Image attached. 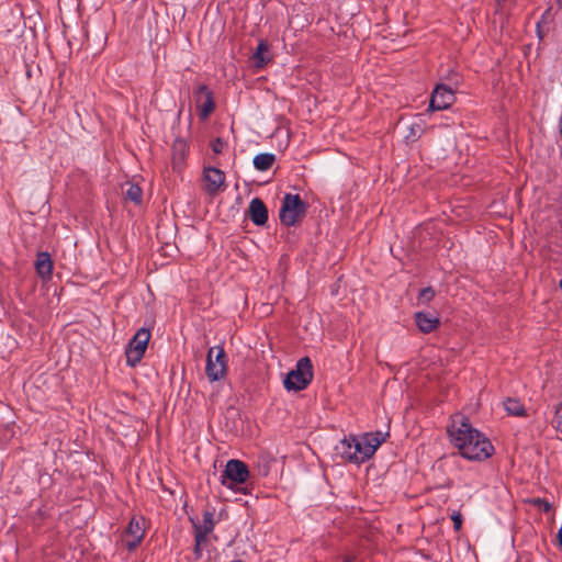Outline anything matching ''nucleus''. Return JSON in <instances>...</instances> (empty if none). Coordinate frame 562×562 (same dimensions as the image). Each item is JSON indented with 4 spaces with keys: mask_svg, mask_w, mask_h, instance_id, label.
<instances>
[{
    "mask_svg": "<svg viewBox=\"0 0 562 562\" xmlns=\"http://www.w3.org/2000/svg\"><path fill=\"white\" fill-rule=\"evenodd\" d=\"M448 434L453 446L468 460L482 461L494 453L490 439L473 428L469 418L463 415L452 418Z\"/></svg>",
    "mask_w": 562,
    "mask_h": 562,
    "instance_id": "1",
    "label": "nucleus"
},
{
    "mask_svg": "<svg viewBox=\"0 0 562 562\" xmlns=\"http://www.w3.org/2000/svg\"><path fill=\"white\" fill-rule=\"evenodd\" d=\"M306 211L307 204L299 194L286 193L279 211L280 222L288 227L295 226L305 216Z\"/></svg>",
    "mask_w": 562,
    "mask_h": 562,
    "instance_id": "2",
    "label": "nucleus"
},
{
    "mask_svg": "<svg viewBox=\"0 0 562 562\" xmlns=\"http://www.w3.org/2000/svg\"><path fill=\"white\" fill-rule=\"evenodd\" d=\"M313 380V364L308 357L301 358L295 366V369L291 370L284 381V389L288 391H302Z\"/></svg>",
    "mask_w": 562,
    "mask_h": 562,
    "instance_id": "3",
    "label": "nucleus"
},
{
    "mask_svg": "<svg viewBox=\"0 0 562 562\" xmlns=\"http://www.w3.org/2000/svg\"><path fill=\"white\" fill-rule=\"evenodd\" d=\"M149 339V329L142 327L136 331L125 349L126 364L128 367L133 368L140 362L146 352Z\"/></svg>",
    "mask_w": 562,
    "mask_h": 562,
    "instance_id": "4",
    "label": "nucleus"
},
{
    "mask_svg": "<svg viewBox=\"0 0 562 562\" xmlns=\"http://www.w3.org/2000/svg\"><path fill=\"white\" fill-rule=\"evenodd\" d=\"M227 370L226 353L223 347L216 346L209 349L206 355L205 373L211 382L225 376Z\"/></svg>",
    "mask_w": 562,
    "mask_h": 562,
    "instance_id": "5",
    "label": "nucleus"
},
{
    "mask_svg": "<svg viewBox=\"0 0 562 562\" xmlns=\"http://www.w3.org/2000/svg\"><path fill=\"white\" fill-rule=\"evenodd\" d=\"M249 477V470L245 462L228 460L221 476V483L232 488L236 484H244Z\"/></svg>",
    "mask_w": 562,
    "mask_h": 562,
    "instance_id": "6",
    "label": "nucleus"
},
{
    "mask_svg": "<svg viewBox=\"0 0 562 562\" xmlns=\"http://www.w3.org/2000/svg\"><path fill=\"white\" fill-rule=\"evenodd\" d=\"M195 104L201 120H206L215 109L213 92L204 83H199L193 90Z\"/></svg>",
    "mask_w": 562,
    "mask_h": 562,
    "instance_id": "7",
    "label": "nucleus"
},
{
    "mask_svg": "<svg viewBox=\"0 0 562 562\" xmlns=\"http://www.w3.org/2000/svg\"><path fill=\"white\" fill-rule=\"evenodd\" d=\"M454 100V92L450 87L442 83L437 85L430 97L429 110H446L453 104Z\"/></svg>",
    "mask_w": 562,
    "mask_h": 562,
    "instance_id": "8",
    "label": "nucleus"
},
{
    "mask_svg": "<svg viewBox=\"0 0 562 562\" xmlns=\"http://www.w3.org/2000/svg\"><path fill=\"white\" fill-rule=\"evenodd\" d=\"M202 516L203 521L201 524L190 518L194 528V542H198V544L204 543L206 541V537L214 530L215 527L213 510H204Z\"/></svg>",
    "mask_w": 562,
    "mask_h": 562,
    "instance_id": "9",
    "label": "nucleus"
},
{
    "mask_svg": "<svg viewBox=\"0 0 562 562\" xmlns=\"http://www.w3.org/2000/svg\"><path fill=\"white\" fill-rule=\"evenodd\" d=\"M203 179L205 182V191L209 195L214 196L218 193L225 182V173L215 167H206L203 170Z\"/></svg>",
    "mask_w": 562,
    "mask_h": 562,
    "instance_id": "10",
    "label": "nucleus"
},
{
    "mask_svg": "<svg viewBox=\"0 0 562 562\" xmlns=\"http://www.w3.org/2000/svg\"><path fill=\"white\" fill-rule=\"evenodd\" d=\"M250 221L257 226H263L268 222V209L260 198H254L248 206Z\"/></svg>",
    "mask_w": 562,
    "mask_h": 562,
    "instance_id": "11",
    "label": "nucleus"
},
{
    "mask_svg": "<svg viewBox=\"0 0 562 562\" xmlns=\"http://www.w3.org/2000/svg\"><path fill=\"white\" fill-rule=\"evenodd\" d=\"M125 532H126L127 537L132 538L131 540H126L125 546L128 551H133L142 542L144 535H145V530L143 529L140 521L138 519H136L135 517H133L130 520Z\"/></svg>",
    "mask_w": 562,
    "mask_h": 562,
    "instance_id": "12",
    "label": "nucleus"
},
{
    "mask_svg": "<svg viewBox=\"0 0 562 562\" xmlns=\"http://www.w3.org/2000/svg\"><path fill=\"white\" fill-rule=\"evenodd\" d=\"M415 322L419 330L424 334L434 331L440 325V319L429 312L415 313Z\"/></svg>",
    "mask_w": 562,
    "mask_h": 562,
    "instance_id": "13",
    "label": "nucleus"
},
{
    "mask_svg": "<svg viewBox=\"0 0 562 562\" xmlns=\"http://www.w3.org/2000/svg\"><path fill=\"white\" fill-rule=\"evenodd\" d=\"M35 270L43 280H49L53 274V260L47 251H41L36 256Z\"/></svg>",
    "mask_w": 562,
    "mask_h": 562,
    "instance_id": "14",
    "label": "nucleus"
},
{
    "mask_svg": "<svg viewBox=\"0 0 562 562\" xmlns=\"http://www.w3.org/2000/svg\"><path fill=\"white\" fill-rule=\"evenodd\" d=\"M270 45L267 41L261 40L252 53L250 59L257 69L263 68L266 65L272 61V56L269 53Z\"/></svg>",
    "mask_w": 562,
    "mask_h": 562,
    "instance_id": "15",
    "label": "nucleus"
},
{
    "mask_svg": "<svg viewBox=\"0 0 562 562\" xmlns=\"http://www.w3.org/2000/svg\"><path fill=\"white\" fill-rule=\"evenodd\" d=\"M188 153H189L188 143L182 138H177L172 145L173 168L179 169L183 166Z\"/></svg>",
    "mask_w": 562,
    "mask_h": 562,
    "instance_id": "16",
    "label": "nucleus"
},
{
    "mask_svg": "<svg viewBox=\"0 0 562 562\" xmlns=\"http://www.w3.org/2000/svg\"><path fill=\"white\" fill-rule=\"evenodd\" d=\"M389 436V432L375 431L368 432L362 436V440L367 445V451L372 456L375 453L376 449L385 441V438Z\"/></svg>",
    "mask_w": 562,
    "mask_h": 562,
    "instance_id": "17",
    "label": "nucleus"
},
{
    "mask_svg": "<svg viewBox=\"0 0 562 562\" xmlns=\"http://www.w3.org/2000/svg\"><path fill=\"white\" fill-rule=\"evenodd\" d=\"M353 463L361 464L368 461L373 456L367 451V445L362 440V437L357 438L353 436Z\"/></svg>",
    "mask_w": 562,
    "mask_h": 562,
    "instance_id": "18",
    "label": "nucleus"
},
{
    "mask_svg": "<svg viewBox=\"0 0 562 562\" xmlns=\"http://www.w3.org/2000/svg\"><path fill=\"white\" fill-rule=\"evenodd\" d=\"M337 454L341 457V459L353 463V436L345 437L341 439L335 448Z\"/></svg>",
    "mask_w": 562,
    "mask_h": 562,
    "instance_id": "19",
    "label": "nucleus"
},
{
    "mask_svg": "<svg viewBox=\"0 0 562 562\" xmlns=\"http://www.w3.org/2000/svg\"><path fill=\"white\" fill-rule=\"evenodd\" d=\"M276 161V155L271 153H261L254 157V167L258 171L269 170Z\"/></svg>",
    "mask_w": 562,
    "mask_h": 562,
    "instance_id": "20",
    "label": "nucleus"
},
{
    "mask_svg": "<svg viewBox=\"0 0 562 562\" xmlns=\"http://www.w3.org/2000/svg\"><path fill=\"white\" fill-rule=\"evenodd\" d=\"M504 407H505V411L509 415H513V416H525L526 415V409H525L524 404L517 398L508 397L504 402Z\"/></svg>",
    "mask_w": 562,
    "mask_h": 562,
    "instance_id": "21",
    "label": "nucleus"
},
{
    "mask_svg": "<svg viewBox=\"0 0 562 562\" xmlns=\"http://www.w3.org/2000/svg\"><path fill=\"white\" fill-rule=\"evenodd\" d=\"M124 194L126 200L135 203L136 205L142 203L143 190L138 184L130 183Z\"/></svg>",
    "mask_w": 562,
    "mask_h": 562,
    "instance_id": "22",
    "label": "nucleus"
},
{
    "mask_svg": "<svg viewBox=\"0 0 562 562\" xmlns=\"http://www.w3.org/2000/svg\"><path fill=\"white\" fill-rule=\"evenodd\" d=\"M435 297V291L431 286H427L420 290L418 300L422 303H428Z\"/></svg>",
    "mask_w": 562,
    "mask_h": 562,
    "instance_id": "23",
    "label": "nucleus"
},
{
    "mask_svg": "<svg viewBox=\"0 0 562 562\" xmlns=\"http://www.w3.org/2000/svg\"><path fill=\"white\" fill-rule=\"evenodd\" d=\"M532 504L536 505L543 513H550L552 510V504L543 498H535Z\"/></svg>",
    "mask_w": 562,
    "mask_h": 562,
    "instance_id": "24",
    "label": "nucleus"
},
{
    "mask_svg": "<svg viewBox=\"0 0 562 562\" xmlns=\"http://www.w3.org/2000/svg\"><path fill=\"white\" fill-rule=\"evenodd\" d=\"M224 145L225 143L220 137L211 142V148L214 154H221L223 151Z\"/></svg>",
    "mask_w": 562,
    "mask_h": 562,
    "instance_id": "25",
    "label": "nucleus"
},
{
    "mask_svg": "<svg viewBox=\"0 0 562 562\" xmlns=\"http://www.w3.org/2000/svg\"><path fill=\"white\" fill-rule=\"evenodd\" d=\"M553 423L555 429L562 434V406L555 411Z\"/></svg>",
    "mask_w": 562,
    "mask_h": 562,
    "instance_id": "26",
    "label": "nucleus"
},
{
    "mask_svg": "<svg viewBox=\"0 0 562 562\" xmlns=\"http://www.w3.org/2000/svg\"><path fill=\"white\" fill-rule=\"evenodd\" d=\"M454 531H459L462 527V515L459 512H453L451 515Z\"/></svg>",
    "mask_w": 562,
    "mask_h": 562,
    "instance_id": "27",
    "label": "nucleus"
},
{
    "mask_svg": "<svg viewBox=\"0 0 562 562\" xmlns=\"http://www.w3.org/2000/svg\"><path fill=\"white\" fill-rule=\"evenodd\" d=\"M536 32H537L539 40H542L544 34L542 32L541 24L539 22L537 23Z\"/></svg>",
    "mask_w": 562,
    "mask_h": 562,
    "instance_id": "28",
    "label": "nucleus"
},
{
    "mask_svg": "<svg viewBox=\"0 0 562 562\" xmlns=\"http://www.w3.org/2000/svg\"><path fill=\"white\" fill-rule=\"evenodd\" d=\"M558 542H559V546L560 548L562 549V524H561V527L559 528V531H558Z\"/></svg>",
    "mask_w": 562,
    "mask_h": 562,
    "instance_id": "29",
    "label": "nucleus"
},
{
    "mask_svg": "<svg viewBox=\"0 0 562 562\" xmlns=\"http://www.w3.org/2000/svg\"><path fill=\"white\" fill-rule=\"evenodd\" d=\"M194 552L195 553H200L201 552V544H198V542H195V544H194Z\"/></svg>",
    "mask_w": 562,
    "mask_h": 562,
    "instance_id": "30",
    "label": "nucleus"
},
{
    "mask_svg": "<svg viewBox=\"0 0 562 562\" xmlns=\"http://www.w3.org/2000/svg\"><path fill=\"white\" fill-rule=\"evenodd\" d=\"M268 472H269V469H268V467H267V465H266L265 468H262V470L260 471V473H261L262 475H268Z\"/></svg>",
    "mask_w": 562,
    "mask_h": 562,
    "instance_id": "31",
    "label": "nucleus"
},
{
    "mask_svg": "<svg viewBox=\"0 0 562 562\" xmlns=\"http://www.w3.org/2000/svg\"><path fill=\"white\" fill-rule=\"evenodd\" d=\"M344 562H355V559L351 557H347L344 559Z\"/></svg>",
    "mask_w": 562,
    "mask_h": 562,
    "instance_id": "32",
    "label": "nucleus"
},
{
    "mask_svg": "<svg viewBox=\"0 0 562 562\" xmlns=\"http://www.w3.org/2000/svg\"><path fill=\"white\" fill-rule=\"evenodd\" d=\"M559 7L562 9V0H558Z\"/></svg>",
    "mask_w": 562,
    "mask_h": 562,
    "instance_id": "33",
    "label": "nucleus"
},
{
    "mask_svg": "<svg viewBox=\"0 0 562 562\" xmlns=\"http://www.w3.org/2000/svg\"><path fill=\"white\" fill-rule=\"evenodd\" d=\"M559 286L562 289V280H560V282H559Z\"/></svg>",
    "mask_w": 562,
    "mask_h": 562,
    "instance_id": "34",
    "label": "nucleus"
}]
</instances>
